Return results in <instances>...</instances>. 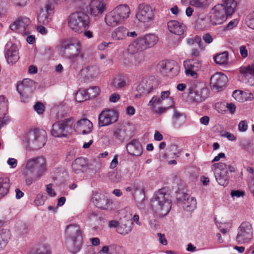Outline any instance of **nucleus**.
<instances>
[{
  "mask_svg": "<svg viewBox=\"0 0 254 254\" xmlns=\"http://www.w3.org/2000/svg\"><path fill=\"white\" fill-rule=\"evenodd\" d=\"M130 14L129 7L125 4L120 5L112 10V28L122 23Z\"/></svg>",
  "mask_w": 254,
  "mask_h": 254,
  "instance_id": "9b49d317",
  "label": "nucleus"
},
{
  "mask_svg": "<svg viewBox=\"0 0 254 254\" xmlns=\"http://www.w3.org/2000/svg\"><path fill=\"white\" fill-rule=\"evenodd\" d=\"M170 92L168 90L162 91L160 93V97H159V99L162 102V101L168 100V104L169 107H172L174 105V101L173 100V98L172 97L170 96Z\"/></svg>",
  "mask_w": 254,
  "mask_h": 254,
  "instance_id": "37998d69",
  "label": "nucleus"
},
{
  "mask_svg": "<svg viewBox=\"0 0 254 254\" xmlns=\"http://www.w3.org/2000/svg\"><path fill=\"white\" fill-rule=\"evenodd\" d=\"M53 7L51 3L47 4L44 8L41 10L40 13L38 15V22L42 24L47 25L49 22V15L53 10Z\"/></svg>",
  "mask_w": 254,
  "mask_h": 254,
  "instance_id": "cd10ccee",
  "label": "nucleus"
},
{
  "mask_svg": "<svg viewBox=\"0 0 254 254\" xmlns=\"http://www.w3.org/2000/svg\"><path fill=\"white\" fill-rule=\"evenodd\" d=\"M10 180L8 177H0V198L3 197L9 192Z\"/></svg>",
  "mask_w": 254,
  "mask_h": 254,
  "instance_id": "473e14b6",
  "label": "nucleus"
},
{
  "mask_svg": "<svg viewBox=\"0 0 254 254\" xmlns=\"http://www.w3.org/2000/svg\"><path fill=\"white\" fill-rule=\"evenodd\" d=\"M230 113L234 114L236 112V107L235 105L233 103H227L226 106Z\"/></svg>",
  "mask_w": 254,
  "mask_h": 254,
  "instance_id": "338daca9",
  "label": "nucleus"
},
{
  "mask_svg": "<svg viewBox=\"0 0 254 254\" xmlns=\"http://www.w3.org/2000/svg\"><path fill=\"white\" fill-rule=\"evenodd\" d=\"M22 140L27 150L37 151L45 145L47 140L46 132L39 129H31L25 133Z\"/></svg>",
  "mask_w": 254,
  "mask_h": 254,
  "instance_id": "f257e3e1",
  "label": "nucleus"
},
{
  "mask_svg": "<svg viewBox=\"0 0 254 254\" xmlns=\"http://www.w3.org/2000/svg\"><path fill=\"white\" fill-rule=\"evenodd\" d=\"M30 23L29 18L25 16L20 17L10 26V27L13 31H16L22 35H26L28 33L27 28Z\"/></svg>",
  "mask_w": 254,
  "mask_h": 254,
  "instance_id": "6ab92c4d",
  "label": "nucleus"
},
{
  "mask_svg": "<svg viewBox=\"0 0 254 254\" xmlns=\"http://www.w3.org/2000/svg\"><path fill=\"white\" fill-rule=\"evenodd\" d=\"M124 251L123 248L118 245L112 246V254H124Z\"/></svg>",
  "mask_w": 254,
  "mask_h": 254,
  "instance_id": "3c124183",
  "label": "nucleus"
},
{
  "mask_svg": "<svg viewBox=\"0 0 254 254\" xmlns=\"http://www.w3.org/2000/svg\"><path fill=\"white\" fill-rule=\"evenodd\" d=\"M253 227L249 222H244L239 226L236 241L240 244L248 242L252 237Z\"/></svg>",
  "mask_w": 254,
  "mask_h": 254,
  "instance_id": "f8f14e48",
  "label": "nucleus"
},
{
  "mask_svg": "<svg viewBox=\"0 0 254 254\" xmlns=\"http://www.w3.org/2000/svg\"><path fill=\"white\" fill-rule=\"evenodd\" d=\"M232 96L238 101H241L242 100V93L240 90H235L234 91Z\"/></svg>",
  "mask_w": 254,
  "mask_h": 254,
  "instance_id": "e2e57ef3",
  "label": "nucleus"
},
{
  "mask_svg": "<svg viewBox=\"0 0 254 254\" xmlns=\"http://www.w3.org/2000/svg\"><path fill=\"white\" fill-rule=\"evenodd\" d=\"M228 82V77L224 73L218 72L213 74L210 79V85L212 90L221 91Z\"/></svg>",
  "mask_w": 254,
  "mask_h": 254,
  "instance_id": "2eb2a0df",
  "label": "nucleus"
},
{
  "mask_svg": "<svg viewBox=\"0 0 254 254\" xmlns=\"http://www.w3.org/2000/svg\"><path fill=\"white\" fill-rule=\"evenodd\" d=\"M92 123L87 119H83L73 125V129L78 133L86 134L90 133L92 129Z\"/></svg>",
  "mask_w": 254,
  "mask_h": 254,
  "instance_id": "412c9836",
  "label": "nucleus"
},
{
  "mask_svg": "<svg viewBox=\"0 0 254 254\" xmlns=\"http://www.w3.org/2000/svg\"><path fill=\"white\" fill-rule=\"evenodd\" d=\"M133 222L130 220H126L121 224H119L117 221L112 220V227H116L117 232L122 235L129 233L132 228Z\"/></svg>",
  "mask_w": 254,
  "mask_h": 254,
  "instance_id": "b1692460",
  "label": "nucleus"
},
{
  "mask_svg": "<svg viewBox=\"0 0 254 254\" xmlns=\"http://www.w3.org/2000/svg\"><path fill=\"white\" fill-rule=\"evenodd\" d=\"M153 82V81L150 79L146 80L145 82L142 81L139 85L138 90H140L142 88L143 89L142 93H150L155 88Z\"/></svg>",
  "mask_w": 254,
  "mask_h": 254,
  "instance_id": "c9c22d12",
  "label": "nucleus"
},
{
  "mask_svg": "<svg viewBox=\"0 0 254 254\" xmlns=\"http://www.w3.org/2000/svg\"><path fill=\"white\" fill-rule=\"evenodd\" d=\"M7 164L11 166L12 168H14L16 167L17 161L16 159L13 158H8L7 161Z\"/></svg>",
  "mask_w": 254,
  "mask_h": 254,
  "instance_id": "774afa93",
  "label": "nucleus"
},
{
  "mask_svg": "<svg viewBox=\"0 0 254 254\" xmlns=\"http://www.w3.org/2000/svg\"><path fill=\"white\" fill-rule=\"evenodd\" d=\"M169 105L167 107H156L155 109L151 110L154 113L158 115H161L165 112L169 108Z\"/></svg>",
  "mask_w": 254,
  "mask_h": 254,
  "instance_id": "8fccbe9b",
  "label": "nucleus"
},
{
  "mask_svg": "<svg viewBox=\"0 0 254 254\" xmlns=\"http://www.w3.org/2000/svg\"><path fill=\"white\" fill-rule=\"evenodd\" d=\"M47 199V195L44 192H40L37 194L34 202L36 206L43 205L44 204Z\"/></svg>",
  "mask_w": 254,
  "mask_h": 254,
  "instance_id": "a18cd8bd",
  "label": "nucleus"
},
{
  "mask_svg": "<svg viewBox=\"0 0 254 254\" xmlns=\"http://www.w3.org/2000/svg\"><path fill=\"white\" fill-rule=\"evenodd\" d=\"M62 47L63 55L66 59L73 60L78 57L83 58V54L81 53V45L79 41L70 40L64 42Z\"/></svg>",
  "mask_w": 254,
  "mask_h": 254,
  "instance_id": "6e6552de",
  "label": "nucleus"
},
{
  "mask_svg": "<svg viewBox=\"0 0 254 254\" xmlns=\"http://www.w3.org/2000/svg\"><path fill=\"white\" fill-rule=\"evenodd\" d=\"M95 163V166L92 167L91 163H89L88 160L84 157H80L76 158L72 164V170L76 174L85 172L88 169L96 171L100 167V164L93 162Z\"/></svg>",
  "mask_w": 254,
  "mask_h": 254,
  "instance_id": "9d476101",
  "label": "nucleus"
},
{
  "mask_svg": "<svg viewBox=\"0 0 254 254\" xmlns=\"http://www.w3.org/2000/svg\"><path fill=\"white\" fill-rule=\"evenodd\" d=\"M11 1L14 6L23 7L26 5L27 0H11Z\"/></svg>",
  "mask_w": 254,
  "mask_h": 254,
  "instance_id": "603ef678",
  "label": "nucleus"
},
{
  "mask_svg": "<svg viewBox=\"0 0 254 254\" xmlns=\"http://www.w3.org/2000/svg\"><path fill=\"white\" fill-rule=\"evenodd\" d=\"M24 165L25 169L36 178L44 175L48 168L46 158L43 156H38L29 159L25 161Z\"/></svg>",
  "mask_w": 254,
  "mask_h": 254,
  "instance_id": "39448f33",
  "label": "nucleus"
},
{
  "mask_svg": "<svg viewBox=\"0 0 254 254\" xmlns=\"http://www.w3.org/2000/svg\"><path fill=\"white\" fill-rule=\"evenodd\" d=\"M185 73L187 76H190L194 79H196L198 77L197 71H196L185 68Z\"/></svg>",
  "mask_w": 254,
  "mask_h": 254,
  "instance_id": "6e6d98bb",
  "label": "nucleus"
},
{
  "mask_svg": "<svg viewBox=\"0 0 254 254\" xmlns=\"http://www.w3.org/2000/svg\"><path fill=\"white\" fill-rule=\"evenodd\" d=\"M5 58L9 64H13L18 60V50L16 45L12 44L9 48H7Z\"/></svg>",
  "mask_w": 254,
  "mask_h": 254,
  "instance_id": "a878e982",
  "label": "nucleus"
},
{
  "mask_svg": "<svg viewBox=\"0 0 254 254\" xmlns=\"http://www.w3.org/2000/svg\"><path fill=\"white\" fill-rule=\"evenodd\" d=\"M68 26L71 30L81 33L89 26L90 19L88 15L82 11H76L71 13L67 18Z\"/></svg>",
  "mask_w": 254,
  "mask_h": 254,
  "instance_id": "20e7f679",
  "label": "nucleus"
},
{
  "mask_svg": "<svg viewBox=\"0 0 254 254\" xmlns=\"http://www.w3.org/2000/svg\"><path fill=\"white\" fill-rule=\"evenodd\" d=\"M145 57V56L144 53L141 52L137 53L134 57V59L137 63H140L144 61Z\"/></svg>",
  "mask_w": 254,
  "mask_h": 254,
  "instance_id": "4d7b16f0",
  "label": "nucleus"
},
{
  "mask_svg": "<svg viewBox=\"0 0 254 254\" xmlns=\"http://www.w3.org/2000/svg\"><path fill=\"white\" fill-rule=\"evenodd\" d=\"M228 53L224 52L214 57L215 63L220 65L226 64L228 61Z\"/></svg>",
  "mask_w": 254,
  "mask_h": 254,
  "instance_id": "ea45409f",
  "label": "nucleus"
},
{
  "mask_svg": "<svg viewBox=\"0 0 254 254\" xmlns=\"http://www.w3.org/2000/svg\"><path fill=\"white\" fill-rule=\"evenodd\" d=\"M152 8L148 5L139 4L136 14V18L141 22H147L152 20L154 17Z\"/></svg>",
  "mask_w": 254,
  "mask_h": 254,
  "instance_id": "a211bd4d",
  "label": "nucleus"
},
{
  "mask_svg": "<svg viewBox=\"0 0 254 254\" xmlns=\"http://www.w3.org/2000/svg\"><path fill=\"white\" fill-rule=\"evenodd\" d=\"M144 50H145V48L140 37L129 44L127 48V53L130 55L136 54Z\"/></svg>",
  "mask_w": 254,
  "mask_h": 254,
  "instance_id": "c756f323",
  "label": "nucleus"
},
{
  "mask_svg": "<svg viewBox=\"0 0 254 254\" xmlns=\"http://www.w3.org/2000/svg\"><path fill=\"white\" fill-rule=\"evenodd\" d=\"M74 119L72 117L57 121L52 126L51 134L55 137H66L71 134Z\"/></svg>",
  "mask_w": 254,
  "mask_h": 254,
  "instance_id": "423d86ee",
  "label": "nucleus"
},
{
  "mask_svg": "<svg viewBox=\"0 0 254 254\" xmlns=\"http://www.w3.org/2000/svg\"><path fill=\"white\" fill-rule=\"evenodd\" d=\"M161 102L159 99V97L157 96L154 95L152 97L151 99L148 102L147 105L150 107L151 110L155 109L157 107V105L161 104Z\"/></svg>",
  "mask_w": 254,
  "mask_h": 254,
  "instance_id": "49530a36",
  "label": "nucleus"
},
{
  "mask_svg": "<svg viewBox=\"0 0 254 254\" xmlns=\"http://www.w3.org/2000/svg\"><path fill=\"white\" fill-rule=\"evenodd\" d=\"M196 200L188 193H184L182 198V206L187 211L193 210L196 207Z\"/></svg>",
  "mask_w": 254,
  "mask_h": 254,
  "instance_id": "c85d7f7f",
  "label": "nucleus"
},
{
  "mask_svg": "<svg viewBox=\"0 0 254 254\" xmlns=\"http://www.w3.org/2000/svg\"><path fill=\"white\" fill-rule=\"evenodd\" d=\"M169 151L171 152L174 155H178L180 153V150L178 148L177 145L171 144L168 148Z\"/></svg>",
  "mask_w": 254,
  "mask_h": 254,
  "instance_id": "5fc2aeb1",
  "label": "nucleus"
},
{
  "mask_svg": "<svg viewBox=\"0 0 254 254\" xmlns=\"http://www.w3.org/2000/svg\"><path fill=\"white\" fill-rule=\"evenodd\" d=\"M114 176V179H112L113 180V181L116 182H118L120 181L121 178V172H118L117 170H115L113 172H112V177Z\"/></svg>",
  "mask_w": 254,
  "mask_h": 254,
  "instance_id": "052dcab7",
  "label": "nucleus"
},
{
  "mask_svg": "<svg viewBox=\"0 0 254 254\" xmlns=\"http://www.w3.org/2000/svg\"><path fill=\"white\" fill-rule=\"evenodd\" d=\"M248 128V123L246 121H241L238 125V129L240 132H245Z\"/></svg>",
  "mask_w": 254,
  "mask_h": 254,
  "instance_id": "864d4df0",
  "label": "nucleus"
},
{
  "mask_svg": "<svg viewBox=\"0 0 254 254\" xmlns=\"http://www.w3.org/2000/svg\"><path fill=\"white\" fill-rule=\"evenodd\" d=\"M86 90L89 98L97 96L100 92V89L97 86H92Z\"/></svg>",
  "mask_w": 254,
  "mask_h": 254,
  "instance_id": "de8ad7c7",
  "label": "nucleus"
},
{
  "mask_svg": "<svg viewBox=\"0 0 254 254\" xmlns=\"http://www.w3.org/2000/svg\"><path fill=\"white\" fill-rule=\"evenodd\" d=\"M35 82L29 78L24 79L17 85L16 89L21 97H30L35 89Z\"/></svg>",
  "mask_w": 254,
  "mask_h": 254,
  "instance_id": "dca6fc26",
  "label": "nucleus"
},
{
  "mask_svg": "<svg viewBox=\"0 0 254 254\" xmlns=\"http://www.w3.org/2000/svg\"><path fill=\"white\" fill-rule=\"evenodd\" d=\"M110 195L106 193H95L92 197V201L95 205L102 209H107L110 205Z\"/></svg>",
  "mask_w": 254,
  "mask_h": 254,
  "instance_id": "aec40b11",
  "label": "nucleus"
},
{
  "mask_svg": "<svg viewBox=\"0 0 254 254\" xmlns=\"http://www.w3.org/2000/svg\"><path fill=\"white\" fill-rule=\"evenodd\" d=\"M188 93L190 99L195 102H201L208 96V90L202 83L193 81L189 84Z\"/></svg>",
  "mask_w": 254,
  "mask_h": 254,
  "instance_id": "0eeeda50",
  "label": "nucleus"
},
{
  "mask_svg": "<svg viewBox=\"0 0 254 254\" xmlns=\"http://www.w3.org/2000/svg\"><path fill=\"white\" fill-rule=\"evenodd\" d=\"M167 26L171 33L179 36L183 35L186 29V27L184 23L177 20L169 21Z\"/></svg>",
  "mask_w": 254,
  "mask_h": 254,
  "instance_id": "393cba45",
  "label": "nucleus"
},
{
  "mask_svg": "<svg viewBox=\"0 0 254 254\" xmlns=\"http://www.w3.org/2000/svg\"><path fill=\"white\" fill-rule=\"evenodd\" d=\"M10 238L9 231L2 229L0 230V251L3 250Z\"/></svg>",
  "mask_w": 254,
  "mask_h": 254,
  "instance_id": "58836bf2",
  "label": "nucleus"
},
{
  "mask_svg": "<svg viewBox=\"0 0 254 254\" xmlns=\"http://www.w3.org/2000/svg\"><path fill=\"white\" fill-rule=\"evenodd\" d=\"M89 10L90 14L94 16L102 14L106 9L104 0H87V3L83 8Z\"/></svg>",
  "mask_w": 254,
  "mask_h": 254,
  "instance_id": "4468645a",
  "label": "nucleus"
},
{
  "mask_svg": "<svg viewBox=\"0 0 254 254\" xmlns=\"http://www.w3.org/2000/svg\"><path fill=\"white\" fill-rule=\"evenodd\" d=\"M140 38L145 50L154 47L159 40L158 36L154 34H146L144 36L140 37Z\"/></svg>",
  "mask_w": 254,
  "mask_h": 254,
  "instance_id": "7c9ffc66",
  "label": "nucleus"
},
{
  "mask_svg": "<svg viewBox=\"0 0 254 254\" xmlns=\"http://www.w3.org/2000/svg\"><path fill=\"white\" fill-rule=\"evenodd\" d=\"M67 236L66 241L67 248L69 252L75 254L81 248L82 236L79 226L77 224H70L65 229Z\"/></svg>",
  "mask_w": 254,
  "mask_h": 254,
  "instance_id": "7ed1b4c3",
  "label": "nucleus"
},
{
  "mask_svg": "<svg viewBox=\"0 0 254 254\" xmlns=\"http://www.w3.org/2000/svg\"><path fill=\"white\" fill-rule=\"evenodd\" d=\"M160 71L164 75L174 76L179 73L177 64L174 61H162L158 65Z\"/></svg>",
  "mask_w": 254,
  "mask_h": 254,
  "instance_id": "f3484780",
  "label": "nucleus"
},
{
  "mask_svg": "<svg viewBox=\"0 0 254 254\" xmlns=\"http://www.w3.org/2000/svg\"><path fill=\"white\" fill-rule=\"evenodd\" d=\"M212 169L218 184L224 187L227 186L230 179L227 165L223 162L214 163L212 165Z\"/></svg>",
  "mask_w": 254,
  "mask_h": 254,
  "instance_id": "1a4fd4ad",
  "label": "nucleus"
},
{
  "mask_svg": "<svg viewBox=\"0 0 254 254\" xmlns=\"http://www.w3.org/2000/svg\"><path fill=\"white\" fill-rule=\"evenodd\" d=\"M89 98V95L87 94V91L85 89H80L77 92L75 95L76 100L78 102H81L88 99Z\"/></svg>",
  "mask_w": 254,
  "mask_h": 254,
  "instance_id": "c03bdc74",
  "label": "nucleus"
},
{
  "mask_svg": "<svg viewBox=\"0 0 254 254\" xmlns=\"http://www.w3.org/2000/svg\"><path fill=\"white\" fill-rule=\"evenodd\" d=\"M202 39L207 44H210L213 41V38L209 33H206L202 36Z\"/></svg>",
  "mask_w": 254,
  "mask_h": 254,
  "instance_id": "69168bd1",
  "label": "nucleus"
},
{
  "mask_svg": "<svg viewBox=\"0 0 254 254\" xmlns=\"http://www.w3.org/2000/svg\"><path fill=\"white\" fill-rule=\"evenodd\" d=\"M114 134L117 139H119L121 142L123 141L126 137V132L125 127L120 125V127L117 128L114 130Z\"/></svg>",
  "mask_w": 254,
  "mask_h": 254,
  "instance_id": "79ce46f5",
  "label": "nucleus"
},
{
  "mask_svg": "<svg viewBox=\"0 0 254 254\" xmlns=\"http://www.w3.org/2000/svg\"><path fill=\"white\" fill-rule=\"evenodd\" d=\"M238 24V20L237 19H233L229 22L227 25L226 28L227 30H231L234 27L237 26Z\"/></svg>",
  "mask_w": 254,
  "mask_h": 254,
  "instance_id": "680f3d73",
  "label": "nucleus"
},
{
  "mask_svg": "<svg viewBox=\"0 0 254 254\" xmlns=\"http://www.w3.org/2000/svg\"><path fill=\"white\" fill-rule=\"evenodd\" d=\"M112 85L117 89L122 88L126 86V80L122 75H118L114 78Z\"/></svg>",
  "mask_w": 254,
  "mask_h": 254,
  "instance_id": "a19ab883",
  "label": "nucleus"
},
{
  "mask_svg": "<svg viewBox=\"0 0 254 254\" xmlns=\"http://www.w3.org/2000/svg\"><path fill=\"white\" fill-rule=\"evenodd\" d=\"M127 35V28L121 26L115 28L112 31V39L120 40L125 39Z\"/></svg>",
  "mask_w": 254,
  "mask_h": 254,
  "instance_id": "f704fd0d",
  "label": "nucleus"
},
{
  "mask_svg": "<svg viewBox=\"0 0 254 254\" xmlns=\"http://www.w3.org/2000/svg\"><path fill=\"white\" fill-rule=\"evenodd\" d=\"M127 152L131 155L140 156L142 153V148L140 142L137 139H133L128 143L126 146Z\"/></svg>",
  "mask_w": 254,
  "mask_h": 254,
  "instance_id": "bb28decb",
  "label": "nucleus"
},
{
  "mask_svg": "<svg viewBox=\"0 0 254 254\" xmlns=\"http://www.w3.org/2000/svg\"><path fill=\"white\" fill-rule=\"evenodd\" d=\"M34 111L39 115L42 114L45 111V107L43 103L37 102L34 106Z\"/></svg>",
  "mask_w": 254,
  "mask_h": 254,
  "instance_id": "09e8293b",
  "label": "nucleus"
},
{
  "mask_svg": "<svg viewBox=\"0 0 254 254\" xmlns=\"http://www.w3.org/2000/svg\"><path fill=\"white\" fill-rule=\"evenodd\" d=\"M228 16L229 15L225 11V7L218 4L212 9L211 22L213 25H220L226 21Z\"/></svg>",
  "mask_w": 254,
  "mask_h": 254,
  "instance_id": "ddd939ff",
  "label": "nucleus"
},
{
  "mask_svg": "<svg viewBox=\"0 0 254 254\" xmlns=\"http://www.w3.org/2000/svg\"><path fill=\"white\" fill-rule=\"evenodd\" d=\"M171 196L165 188L155 192L151 201V208L159 216L167 214L171 209Z\"/></svg>",
  "mask_w": 254,
  "mask_h": 254,
  "instance_id": "f03ea898",
  "label": "nucleus"
},
{
  "mask_svg": "<svg viewBox=\"0 0 254 254\" xmlns=\"http://www.w3.org/2000/svg\"><path fill=\"white\" fill-rule=\"evenodd\" d=\"M52 186L53 185L52 184L46 185V191L51 197H54L56 194L55 191L52 189Z\"/></svg>",
  "mask_w": 254,
  "mask_h": 254,
  "instance_id": "bf43d9fd",
  "label": "nucleus"
},
{
  "mask_svg": "<svg viewBox=\"0 0 254 254\" xmlns=\"http://www.w3.org/2000/svg\"><path fill=\"white\" fill-rule=\"evenodd\" d=\"M99 68L96 66H90L81 70V76L84 82H88L95 79L98 75Z\"/></svg>",
  "mask_w": 254,
  "mask_h": 254,
  "instance_id": "5701e85b",
  "label": "nucleus"
},
{
  "mask_svg": "<svg viewBox=\"0 0 254 254\" xmlns=\"http://www.w3.org/2000/svg\"><path fill=\"white\" fill-rule=\"evenodd\" d=\"M247 23L250 28L254 29V11L249 16V18L247 21Z\"/></svg>",
  "mask_w": 254,
  "mask_h": 254,
  "instance_id": "13d9d810",
  "label": "nucleus"
},
{
  "mask_svg": "<svg viewBox=\"0 0 254 254\" xmlns=\"http://www.w3.org/2000/svg\"><path fill=\"white\" fill-rule=\"evenodd\" d=\"M225 7V11L231 16L235 11L237 3L235 0H222V3L219 4Z\"/></svg>",
  "mask_w": 254,
  "mask_h": 254,
  "instance_id": "72a5a7b5",
  "label": "nucleus"
},
{
  "mask_svg": "<svg viewBox=\"0 0 254 254\" xmlns=\"http://www.w3.org/2000/svg\"><path fill=\"white\" fill-rule=\"evenodd\" d=\"M231 195L232 197L236 196L237 197H240L245 195V192L240 190H232L231 192Z\"/></svg>",
  "mask_w": 254,
  "mask_h": 254,
  "instance_id": "0e129e2a",
  "label": "nucleus"
},
{
  "mask_svg": "<svg viewBox=\"0 0 254 254\" xmlns=\"http://www.w3.org/2000/svg\"><path fill=\"white\" fill-rule=\"evenodd\" d=\"M190 3L192 6L204 10L210 6L211 0H190Z\"/></svg>",
  "mask_w": 254,
  "mask_h": 254,
  "instance_id": "e433bc0d",
  "label": "nucleus"
},
{
  "mask_svg": "<svg viewBox=\"0 0 254 254\" xmlns=\"http://www.w3.org/2000/svg\"><path fill=\"white\" fill-rule=\"evenodd\" d=\"M240 73L244 82L249 85H254V64L240 67Z\"/></svg>",
  "mask_w": 254,
  "mask_h": 254,
  "instance_id": "4be33fe9",
  "label": "nucleus"
},
{
  "mask_svg": "<svg viewBox=\"0 0 254 254\" xmlns=\"http://www.w3.org/2000/svg\"><path fill=\"white\" fill-rule=\"evenodd\" d=\"M99 125L101 127L106 126L111 124V112L110 110L103 111L99 116Z\"/></svg>",
  "mask_w": 254,
  "mask_h": 254,
  "instance_id": "2f4dec72",
  "label": "nucleus"
},
{
  "mask_svg": "<svg viewBox=\"0 0 254 254\" xmlns=\"http://www.w3.org/2000/svg\"><path fill=\"white\" fill-rule=\"evenodd\" d=\"M201 62L196 59H191L184 64L185 68L198 71L201 68Z\"/></svg>",
  "mask_w": 254,
  "mask_h": 254,
  "instance_id": "4c0bfd02",
  "label": "nucleus"
}]
</instances>
